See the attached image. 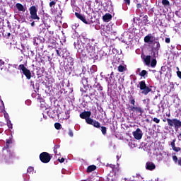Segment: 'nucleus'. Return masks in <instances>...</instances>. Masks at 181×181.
I'll return each instance as SVG.
<instances>
[{"instance_id":"nucleus-1","label":"nucleus","mask_w":181,"mask_h":181,"mask_svg":"<svg viewBox=\"0 0 181 181\" xmlns=\"http://www.w3.org/2000/svg\"><path fill=\"white\" fill-rule=\"evenodd\" d=\"M91 112L90 111H84L80 114V117L86 121V123L90 125H93L95 128H100V123L97 120H93L90 119Z\"/></svg>"},{"instance_id":"nucleus-2","label":"nucleus","mask_w":181,"mask_h":181,"mask_svg":"<svg viewBox=\"0 0 181 181\" xmlns=\"http://www.w3.org/2000/svg\"><path fill=\"white\" fill-rule=\"evenodd\" d=\"M29 12H30V17L29 18L32 19L34 21L30 23V25L32 27L35 26V23L39 22L40 20L39 15H37V7L36 6L33 5L29 8Z\"/></svg>"},{"instance_id":"nucleus-3","label":"nucleus","mask_w":181,"mask_h":181,"mask_svg":"<svg viewBox=\"0 0 181 181\" xmlns=\"http://www.w3.org/2000/svg\"><path fill=\"white\" fill-rule=\"evenodd\" d=\"M163 122H167L169 128L170 129L174 128L176 132L181 128V120H179V119H163Z\"/></svg>"},{"instance_id":"nucleus-4","label":"nucleus","mask_w":181,"mask_h":181,"mask_svg":"<svg viewBox=\"0 0 181 181\" xmlns=\"http://www.w3.org/2000/svg\"><path fill=\"white\" fill-rule=\"evenodd\" d=\"M129 100L130 104L133 105V106H131L130 105H129V107H128L129 111L136 112V114H140L141 115L143 113L144 110L141 107L135 106V98H134V96L130 95L129 97Z\"/></svg>"},{"instance_id":"nucleus-5","label":"nucleus","mask_w":181,"mask_h":181,"mask_svg":"<svg viewBox=\"0 0 181 181\" xmlns=\"http://www.w3.org/2000/svg\"><path fill=\"white\" fill-rule=\"evenodd\" d=\"M85 50L86 51L90 59L94 60L98 59V56H96L95 48L90 43L85 45Z\"/></svg>"},{"instance_id":"nucleus-6","label":"nucleus","mask_w":181,"mask_h":181,"mask_svg":"<svg viewBox=\"0 0 181 181\" xmlns=\"http://www.w3.org/2000/svg\"><path fill=\"white\" fill-rule=\"evenodd\" d=\"M139 88L141 90V93L147 95L150 92H152V86H147L146 81H141L139 82Z\"/></svg>"},{"instance_id":"nucleus-7","label":"nucleus","mask_w":181,"mask_h":181,"mask_svg":"<svg viewBox=\"0 0 181 181\" xmlns=\"http://www.w3.org/2000/svg\"><path fill=\"white\" fill-rule=\"evenodd\" d=\"M18 70H21L22 74L25 76L27 80L32 78V73L30 70L27 69L24 64L18 65Z\"/></svg>"},{"instance_id":"nucleus-8","label":"nucleus","mask_w":181,"mask_h":181,"mask_svg":"<svg viewBox=\"0 0 181 181\" xmlns=\"http://www.w3.org/2000/svg\"><path fill=\"white\" fill-rule=\"evenodd\" d=\"M52 159V156L49 153L43 151L40 154V160L43 163H48Z\"/></svg>"},{"instance_id":"nucleus-9","label":"nucleus","mask_w":181,"mask_h":181,"mask_svg":"<svg viewBox=\"0 0 181 181\" xmlns=\"http://www.w3.org/2000/svg\"><path fill=\"white\" fill-rule=\"evenodd\" d=\"M156 40V37L152 35V34H148L144 37V42L149 44V45H153Z\"/></svg>"},{"instance_id":"nucleus-10","label":"nucleus","mask_w":181,"mask_h":181,"mask_svg":"<svg viewBox=\"0 0 181 181\" xmlns=\"http://www.w3.org/2000/svg\"><path fill=\"white\" fill-rule=\"evenodd\" d=\"M133 136L136 140H141L143 136L142 131L138 128L135 132H133Z\"/></svg>"},{"instance_id":"nucleus-11","label":"nucleus","mask_w":181,"mask_h":181,"mask_svg":"<svg viewBox=\"0 0 181 181\" xmlns=\"http://www.w3.org/2000/svg\"><path fill=\"white\" fill-rule=\"evenodd\" d=\"M107 82L108 83V85L113 86L115 84L116 79L114 76V72L112 71L110 74V76L109 78H106Z\"/></svg>"},{"instance_id":"nucleus-12","label":"nucleus","mask_w":181,"mask_h":181,"mask_svg":"<svg viewBox=\"0 0 181 181\" xmlns=\"http://www.w3.org/2000/svg\"><path fill=\"white\" fill-rule=\"evenodd\" d=\"M81 43L84 46L90 44V40L87 37L86 35H82L81 37Z\"/></svg>"},{"instance_id":"nucleus-13","label":"nucleus","mask_w":181,"mask_h":181,"mask_svg":"<svg viewBox=\"0 0 181 181\" xmlns=\"http://www.w3.org/2000/svg\"><path fill=\"white\" fill-rule=\"evenodd\" d=\"M75 16H76L77 18H78L79 20H81L82 22H83L85 24L88 25V24H90L86 18V16L82 15L81 13H78V12H75Z\"/></svg>"},{"instance_id":"nucleus-14","label":"nucleus","mask_w":181,"mask_h":181,"mask_svg":"<svg viewBox=\"0 0 181 181\" xmlns=\"http://www.w3.org/2000/svg\"><path fill=\"white\" fill-rule=\"evenodd\" d=\"M175 142H176V139H174L171 142H170V146L172 147V149L173 151L178 153L181 151V147L179 146H175Z\"/></svg>"},{"instance_id":"nucleus-15","label":"nucleus","mask_w":181,"mask_h":181,"mask_svg":"<svg viewBox=\"0 0 181 181\" xmlns=\"http://www.w3.org/2000/svg\"><path fill=\"white\" fill-rule=\"evenodd\" d=\"M74 48L78 51V52H82L84 48V45L82 46L81 42H80L78 40L77 42L74 43Z\"/></svg>"},{"instance_id":"nucleus-16","label":"nucleus","mask_w":181,"mask_h":181,"mask_svg":"<svg viewBox=\"0 0 181 181\" xmlns=\"http://www.w3.org/2000/svg\"><path fill=\"white\" fill-rule=\"evenodd\" d=\"M42 24H40V25H45V26L47 28H50L51 25H50V23H51V20L50 18H45V17H43L42 18Z\"/></svg>"},{"instance_id":"nucleus-17","label":"nucleus","mask_w":181,"mask_h":181,"mask_svg":"<svg viewBox=\"0 0 181 181\" xmlns=\"http://www.w3.org/2000/svg\"><path fill=\"white\" fill-rule=\"evenodd\" d=\"M16 7L18 10V11L23 12V13H25L27 9V8L24 7V6L21 3H17Z\"/></svg>"},{"instance_id":"nucleus-18","label":"nucleus","mask_w":181,"mask_h":181,"mask_svg":"<svg viewBox=\"0 0 181 181\" xmlns=\"http://www.w3.org/2000/svg\"><path fill=\"white\" fill-rule=\"evenodd\" d=\"M144 59V64L146 66H150L151 65V57L150 55L148 56H144L142 58Z\"/></svg>"},{"instance_id":"nucleus-19","label":"nucleus","mask_w":181,"mask_h":181,"mask_svg":"<svg viewBox=\"0 0 181 181\" xmlns=\"http://www.w3.org/2000/svg\"><path fill=\"white\" fill-rule=\"evenodd\" d=\"M146 167L148 170H154L156 168V165L152 162H148L146 164Z\"/></svg>"},{"instance_id":"nucleus-20","label":"nucleus","mask_w":181,"mask_h":181,"mask_svg":"<svg viewBox=\"0 0 181 181\" xmlns=\"http://www.w3.org/2000/svg\"><path fill=\"white\" fill-rule=\"evenodd\" d=\"M48 44H49V47L54 48L57 46V41L54 39H49Z\"/></svg>"},{"instance_id":"nucleus-21","label":"nucleus","mask_w":181,"mask_h":181,"mask_svg":"<svg viewBox=\"0 0 181 181\" xmlns=\"http://www.w3.org/2000/svg\"><path fill=\"white\" fill-rule=\"evenodd\" d=\"M13 158V155L10 151H7V154L4 156V160L6 163L9 162Z\"/></svg>"},{"instance_id":"nucleus-22","label":"nucleus","mask_w":181,"mask_h":181,"mask_svg":"<svg viewBox=\"0 0 181 181\" xmlns=\"http://www.w3.org/2000/svg\"><path fill=\"white\" fill-rule=\"evenodd\" d=\"M97 166L95 165H91L87 167L86 172L88 173H90V172H94V170H96Z\"/></svg>"},{"instance_id":"nucleus-23","label":"nucleus","mask_w":181,"mask_h":181,"mask_svg":"<svg viewBox=\"0 0 181 181\" xmlns=\"http://www.w3.org/2000/svg\"><path fill=\"white\" fill-rule=\"evenodd\" d=\"M173 160L174 163L180 166H181V158H177L176 156H173Z\"/></svg>"},{"instance_id":"nucleus-24","label":"nucleus","mask_w":181,"mask_h":181,"mask_svg":"<svg viewBox=\"0 0 181 181\" xmlns=\"http://www.w3.org/2000/svg\"><path fill=\"white\" fill-rule=\"evenodd\" d=\"M98 96V93L97 92V90H95V89H91L90 90V93H89L88 94H87L86 95H85V96H86V97H90V96Z\"/></svg>"},{"instance_id":"nucleus-25","label":"nucleus","mask_w":181,"mask_h":181,"mask_svg":"<svg viewBox=\"0 0 181 181\" xmlns=\"http://www.w3.org/2000/svg\"><path fill=\"white\" fill-rule=\"evenodd\" d=\"M13 144V140L12 138H10L8 139H6V146L3 148V151L5 149H8L9 148V145Z\"/></svg>"},{"instance_id":"nucleus-26","label":"nucleus","mask_w":181,"mask_h":181,"mask_svg":"<svg viewBox=\"0 0 181 181\" xmlns=\"http://www.w3.org/2000/svg\"><path fill=\"white\" fill-rule=\"evenodd\" d=\"M42 43V40L40 39V37H35L33 38V44L35 45V46H37L39 45L40 44Z\"/></svg>"},{"instance_id":"nucleus-27","label":"nucleus","mask_w":181,"mask_h":181,"mask_svg":"<svg viewBox=\"0 0 181 181\" xmlns=\"http://www.w3.org/2000/svg\"><path fill=\"white\" fill-rule=\"evenodd\" d=\"M103 21L107 22L112 19V15L110 13H106L103 17Z\"/></svg>"},{"instance_id":"nucleus-28","label":"nucleus","mask_w":181,"mask_h":181,"mask_svg":"<svg viewBox=\"0 0 181 181\" xmlns=\"http://www.w3.org/2000/svg\"><path fill=\"white\" fill-rule=\"evenodd\" d=\"M143 23H144V25H146L148 24H150V22H149V20H148V17L147 15H145L144 17H143V21H142Z\"/></svg>"},{"instance_id":"nucleus-29","label":"nucleus","mask_w":181,"mask_h":181,"mask_svg":"<svg viewBox=\"0 0 181 181\" xmlns=\"http://www.w3.org/2000/svg\"><path fill=\"white\" fill-rule=\"evenodd\" d=\"M47 115L51 117V118H54L55 117V112L52 110V109H49L47 112Z\"/></svg>"},{"instance_id":"nucleus-30","label":"nucleus","mask_w":181,"mask_h":181,"mask_svg":"<svg viewBox=\"0 0 181 181\" xmlns=\"http://www.w3.org/2000/svg\"><path fill=\"white\" fill-rule=\"evenodd\" d=\"M148 75V71L146 70H142L141 72L139 73V76L146 78V76Z\"/></svg>"},{"instance_id":"nucleus-31","label":"nucleus","mask_w":181,"mask_h":181,"mask_svg":"<svg viewBox=\"0 0 181 181\" xmlns=\"http://www.w3.org/2000/svg\"><path fill=\"white\" fill-rule=\"evenodd\" d=\"M162 5L164 7L170 6V2L168 0H162Z\"/></svg>"},{"instance_id":"nucleus-32","label":"nucleus","mask_w":181,"mask_h":181,"mask_svg":"<svg viewBox=\"0 0 181 181\" xmlns=\"http://www.w3.org/2000/svg\"><path fill=\"white\" fill-rule=\"evenodd\" d=\"M157 65V60L156 59H151V62H150V66L154 68Z\"/></svg>"},{"instance_id":"nucleus-33","label":"nucleus","mask_w":181,"mask_h":181,"mask_svg":"<svg viewBox=\"0 0 181 181\" xmlns=\"http://www.w3.org/2000/svg\"><path fill=\"white\" fill-rule=\"evenodd\" d=\"M34 170H35L34 167L29 166V167L28 168V169H27V173H28V174H32V173H33Z\"/></svg>"},{"instance_id":"nucleus-34","label":"nucleus","mask_w":181,"mask_h":181,"mask_svg":"<svg viewBox=\"0 0 181 181\" xmlns=\"http://www.w3.org/2000/svg\"><path fill=\"white\" fill-rule=\"evenodd\" d=\"M124 70H125L124 66L120 65L119 66V67H117V71H119V72L120 73H123Z\"/></svg>"},{"instance_id":"nucleus-35","label":"nucleus","mask_w":181,"mask_h":181,"mask_svg":"<svg viewBox=\"0 0 181 181\" xmlns=\"http://www.w3.org/2000/svg\"><path fill=\"white\" fill-rule=\"evenodd\" d=\"M153 45H156V49L157 50H159L160 49V42L159 41H155Z\"/></svg>"},{"instance_id":"nucleus-36","label":"nucleus","mask_w":181,"mask_h":181,"mask_svg":"<svg viewBox=\"0 0 181 181\" xmlns=\"http://www.w3.org/2000/svg\"><path fill=\"white\" fill-rule=\"evenodd\" d=\"M54 128L57 130H59L62 128V124L60 123H55Z\"/></svg>"},{"instance_id":"nucleus-37","label":"nucleus","mask_w":181,"mask_h":181,"mask_svg":"<svg viewBox=\"0 0 181 181\" xmlns=\"http://www.w3.org/2000/svg\"><path fill=\"white\" fill-rule=\"evenodd\" d=\"M101 132L103 135L107 134V128L105 127H101Z\"/></svg>"},{"instance_id":"nucleus-38","label":"nucleus","mask_w":181,"mask_h":181,"mask_svg":"<svg viewBox=\"0 0 181 181\" xmlns=\"http://www.w3.org/2000/svg\"><path fill=\"white\" fill-rule=\"evenodd\" d=\"M7 126L9 129H12L13 128V124H11V120H9V119H7Z\"/></svg>"},{"instance_id":"nucleus-39","label":"nucleus","mask_w":181,"mask_h":181,"mask_svg":"<svg viewBox=\"0 0 181 181\" xmlns=\"http://www.w3.org/2000/svg\"><path fill=\"white\" fill-rule=\"evenodd\" d=\"M60 148V145H54V153L57 154V150Z\"/></svg>"},{"instance_id":"nucleus-40","label":"nucleus","mask_w":181,"mask_h":181,"mask_svg":"<svg viewBox=\"0 0 181 181\" xmlns=\"http://www.w3.org/2000/svg\"><path fill=\"white\" fill-rule=\"evenodd\" d=\"M69 60V64L71 65V66H73L74 65V59L71 58V57H69L67 59Z\"/></svg>"},{"instance_id":"nucleus-41","label":"nucleus","mask_w":181,"mask_h":181,"mask_svg":"<svg viewBox=\"0 0 181 181\" xmlns=\"http://www.w3.org/2000/svg\"><path fill=\"white\" fill-rule=\"evenodd\" d=\"M68 134H69V136L71 138H73V136H74V132H73V131L71 130V129H69Z\"/></svg>"},{"instance_id":"nucleus-42","label":"nucleus","mask_w":181,"mask_h":181,"mask_svg":"<svg viewBox=\"0 0 181 181\" xmlns=\"http://www.w3.org/2000/svg\"><path fill=\"white\" fill-rule=\"evenodd\" d=\"M56 1H51V2L49 3V7L50 8H53V7H54L55 6V5H56Z\"/></svg>"},{"instance_id":"nucleus-43","label":"nucleus","mask_w":181,"mask_h":181,"mask_svg":"<svg viewBox=\"0 0 181 181\" xmlns=\"http://www.w3.org/2000/svg\"><path fill=\"white\" fill-rule=\"evenodd\" d=\"M153 122L156 123V124H159L160 120V119H158V117H153Z\"/></svg>"},{"instance_id":"nucleus-44","label":"nucleus","mask_w":181,"mask_h":181,"mask_svg":"<svg viewBox=\"0 0 181 181\" xmlns=\"http://www.w3.org/2000/svg\"><path fill=\"white\" fill-rule=\"evenodd\" d=\"M125 5L130 6L131 5V0H123Z\"/></svg>"},{"instance_id":"nucleus-45","label":"nucleus","mask_w":181,"mask_h":181,"mask_svg":"<svg viewBox=\"0 0 181 181\" xmlns=\"http://www.w3.org/2000/svg\"><path fill=\"white\" fill-rule=\"evenodd\" d=\"M165 43H167V44L170 43V37H165Z\"/></svg>"},{"instance_id":"nucleus-46","label":"nucleus","mask_w":181,"mask_h":181,"mask_svg":"<svg viewBox=\"0 0 181 181\" xmlns=\"http://www.w3.org/2000/svg\"><path fill=\"white\" fill-rule=\"evenodd\" d=\"M177 76H178L179 78L181 79V71H177Z\"/></svg>"},{"instance_id":"nucleus-47","label":"nucleus","mask_w":181,"mask_h":181,"mask_svg":"<svg viewBox=\"0 0 181 181\" xmlns=\"http://www.w3.org/2000/svg\"><path fill=\"white\" fill-rule=\"evenodd\" d=\"M79 25L78 23H76L74 25H72V28L76 30L77 28V27Z\"/></svg>"},{"instance_id":"nucleus-48","label":"nucleus","mask_w":181,"mask_h":181,"mask_svg":"<svg viewBox=\"0 0 181 181\" xmlns=\"http://www.w3.org/2000/svg\"><path fill=\"white\" fill-rule=\"evenodd\" d=\"M58 161L59 162V163H64V161H65V159L64 158H62L61 159H58Z\"/></svg>"},{"instance_id":"nucleus-49","label":"nucleus","mask_w":181,"mask_h":181,"mask_svg":"<svg viewBox=\"0 0 181 181\" xmlns=\"http://www.w3.org/2000/svg\"><path fill=\"white\" fill-rule=\"evenodd\" d=\"M175 15L178 17H180V11H175Z\"/></svg>"},{"instance_id":"nucleus-50","label":"nucleus","mask_w":181,"mask_h":181,"mask_svg":"<svg viewBox=\"0 0 181 181\" xmlns=\"http://www.w3.org/2000/svg\"><path fill=\"white\" fill-rule=\"evenodd\" d=\"M56 53H57V54L58 57H62V55H61V54H60L59 49H56Z\"/></svg>"},{"instance_id":"nucleus-51","label":"nucleus","mask_w":181,"mask_h":181,"mask_svg":"<svg viewBox=\"0 0 181 181\" xmlns=\"http://www.w3.org/2000/svg\"><path fill=\"white\" fill-rule=\"evenodd\" d=\"M141 7H142V5H141V4H136V8L139 9V8H141Z\"/></svg>"},{"instance_id":"nucleus-52","label":"nucleus","mask_w":181,"mask_h":181,"mask_svg":"<svg viewBox=\"0 0 181 181\" xmlns=\"http://www.w3.org/2000/svg\"><path fill=\"white\" fill-rule=\"evenodd\" d=\"M4 64H5V62H4L1 59H0V66H1Z\"/></svg>"},{"instance_id":"nucleus-53","label":"nucleus","mask_w":181,"mask_h":181,"mask_svg":"<svg viewBox=\"0 0 181 181\" xmlns=\"http://www.w3.org/2000/svg\"><path fill=\"white\" fill-rule=\"evenodd\" d=\"M37 100H40V103H42L41 100H42V98H40V96L39 94H37Z\"/></svg>"},{"instance_id":"nucleus-54","label":"nucleus","mask_w":181,"mask_h":181,"mask_svg":"<svg viewBox=\"0 0 181 181\" xmlns=\"http://www.w3.org/2000/svg\"><path fill=\"white\" fill-rule=\"evenodd\" d=\"M177 138L179 139V141H181V133L179 134V135L177 136Z\"/></svg>"},{"instance_id":"nucleus-55","label":"nucleus","mask_w":181,"mask_h":181,"mask_svg":"<svg viewBox=\"0 0 181 181\" xmlns=\"http://www.w3.org/2000/svg\"><path fill=\"white\" fill-rule=\"evenodd\" d=\"M98 86H99L98 89H99L100 90H103V86H100V84H98Z\"/></svg>"},{"instance_id":"nucleus-56","label":"nucleus","mask_w":181,"mask_h":181,"mask_svg":"<svg viewBox=\"0 0 181 181\" xmlns=\"http://www.w3.org/2000/svg\"><path fill=\"white\" fill-rule=\"evenodd\" d=\"M6 36H7L8 38H9L10 36H11V33H8Z\"/></svg>"},{"instance_id":"nucleus-57","label":"nucleus","mask_w":181,"mask_h":181,"mask_svg":"<svg viewBox=\"0 0 181 181\" xmlns=\"http://www.w3.org/2000/svg\"><path fill=\"white\" fill-rule=\"evenodd\" d=\"M150 11H151L152 13H154V8H151L150 9Z\"/></svg>"},{"instance_id":"nucleus-58","label":"nucleus","mask_w":181,"mask_h":181,"mask_svg":"<svg viewBox=\"0 0 181 181\" xmlns=\"http://www.w3.org/2000/svg\"><path fill=\"white\" fill-rule=\"evenodd\" d=\"M166 116H167L168 117H170V112H169L168 114H166Z\"/></svg>"},{"instance_id":"nucleus-59","label":"nucleus","mask_w":181,"mask_h":181,"mask_svg":"<svg viewBox=\"0 0 181 181\" xmlns=\"http://www.w3.org/2000/svg\"><path fill=\"white\" fill-rule=\"evenodd\" d=\"M40 62H41V63H44V64H45V60L41 59Z\"/></svg>"},{"instance_id":"nucleus-60","label":"nucleus","mask_w":181,"mask_h":181,"mask_svg":"<svg viewBox=\"0 0 181 181\" xmlns=\"http://www.w3.org/2000/svg\"><path fill=\"white\" fill-rule=\"evenodd\" d=\"M155 55H156V52H153V56H155Z\"/></svg>"},{"instance_id":"nucleus-61","label":"nucleus","mask_w":181,"mask_h":181,"mask_svg":"<svg viewBox=\"0 0 181 181\" xmlns=\"http://www.w3.org/2000/svg\"><path fill=\"white\" fill-rule=\"evenodd\" d=\"M83 93H86V90H83Z\"/></svg>"},{"instance_id":"nucleus-62","label":"nucleus","mask_w":181,"mask_h":181,"mask_svg":"<svg viewBox=\"0 0 181 181\" xmlns=\"http://www.w3.org/2000/svg\"><path fill=\"white\" fill-rule=\"evenodd\" d=\"M140 70H141V69H140V68H139V69H138V71L139 72V71H140Z\"/></svg>"},{"instance_id":"nucleus-63","label":"nucleus","mask_w":181,"mask_h":181,"mask_svg":"<svg viewBox=\"0 0 181 181\" xmlns=\"http://www.w3.org/2000/svg\"><path fill=\"white\" fill-rule=\"evenodd\" d=\"M109 166H110L111 168H112L113 165H110Z\"/></svg>"},{"instance_id":"nucleus-64","label":"nucleus","mask_w":181,"mask_h":181,"mask_svg":"<svg viewBox=\"0 0 181 181\" xmlns=\"http://www.w3.org/2000/svg\"><path fill=\"white\" fill-rule=\"evenodd\" d=\"M32 55L34 56V52H32Z\"/></svg>"}]
</instances>
